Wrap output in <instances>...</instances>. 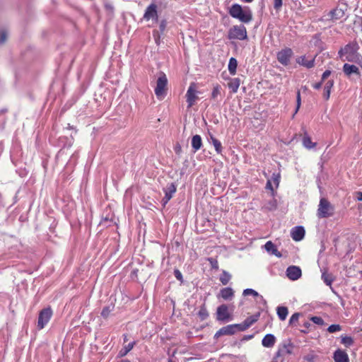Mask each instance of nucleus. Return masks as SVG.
I'll return each mask as SVG.
<instances>
[{
    "instance_id": "1",
    "label": "nucleus",
    "mask_w": 362,
    "mask_h": 362,
    "mask_svg": "<svg viewBox=\"0 0 362 362\" xmlns=\"http://www.w3.org/2000/svg\"><path fill=\"white\" fill-rule=\"evenodd\" d=\"M229 15L241 23L247 24L252 21V11L248 6L243 7L238 4H233L228 9Z\"/></svg>"
},
{
    "instance_id": "2",
    "label": "nucleus",
    "mask_w": 362,
    "mask_h": 362,
    "mask_svg": "<svg viewBox=\"0 0 362 362\" xmlns=\"http://www.w3.org/2000/svg\"><path fill=\"white\" fill-rule=\"evenodd\" d=\"M358 48V47L356 44L349 43L339 50L338 54L342 60L354 62L360 54L357 52Z\"/></svg>"
},
{
    "instance_id": "3",
    "label": "nucleus",
    "mask_w": 362,
    "mask_h": 362,
    "mask_svg": "<svg viewBox=\"0 0 362 362\" xmlns=\"http://www.w3.org/2000/svg\"><path fill=\"white\" fill-rule=\"evenodd\" d=\"M334 208L325 198H321L317 211L319 218H325L334 215Z\"/></svg>"
},
{
    "instance_id": "4",
    "label": "nucleus",
    "mask_w": 362,
    "mask_h": 362,
    "mask_svg": "<svg viewBox=\"0 0 362 362\" xmlns=\"http://www.w3.org/2000/svg\"><path fill=\"white\" fill-rule=\"evenodd\" d=\"M228 38L229 40H243L247 38V30L245 25H233L228 32Z\"/></svg>"
},
{
    "instance_id": "5",
    "label": "nucleus",
    "mask_w": 362,
    "mask_h": 362,
    "mask_svg": "<svg viewBox=\"0 0 362 362\" xmlns=\"http://www.w3.org/2000/svg\"><path fill=\"white\" fill-rule=\"evenodd\" d=\"M168 84V78L163 72L159 74V76L156 81V86L155 88V94L156 97L161 100L166 95V86Z\"/></svg>"
},
{
    "instance_id": "6",
    "label": "nucleus",
    "mask_w": 362,
    "mask_h": 362,
    "mask_svg": "<svg viewBox=\"0 0 362 362\" xmlns=\"http://www.w3.org/2000/svg\"><path fill=\"white\" fill-rule=\"evenodd\" d=\"M346 4H342L338 6L335 8L329 11L327 14L324 15L326 21H336L341 19L345 15V11H346Z\"/></svg>"
},
{
    "instance_id": "7",
    "label": "nucleus",
    "mask_w": 362,
    "mask_h": 362,
    "mask_svg": "<svg viewBox=\"0 0 362 362\" xmlns=\"http://www.w3.org/2000/svg\"><path fill=\"white\" fill-rule=\"evenodd\" d=\"M293 57V52L290 47H285L276 54V59L278 62L283 66H288L290 64L291 59Z\"/></svg>"
},
{
    "instance_id": "8",
    "label": "nucleus",
    "mask_w": 362,
    "mask_h": 362,
    "mask_svg": "<svg viewBox=\"0 0 362 362\" xmlns=\"http://www.w3.org/2000/svg\"><path fill=\"white\" fill-rule=\"evenodd\" d=\"M52 313L50 307L45 308L40 310L37 318L38 329H42L47 325L52 316Z\"/></svg>"
},
{
    "instance_id": "9",
    "label": "nucleus",
    "mask_w": 362,
    "mask_h": 362,
    "mask_svg": "<svg viewBox=\"0 0 362 362\" xmlns=\"http://www.w3.org/2000/svg\"><path fill=\"white\" fill-rule=\"evenodd\" d=\"M216 319L221 322H228L231 320L228 313V308L226 304H222L217 308Z\"/></svg>"
},
{
    "instance_id": "10",
    "label": "nucleus",
    "mask_w": 362,
    "mask_h": 362,
    "mask_svg": "<svg viewBox=\"0 0 362 362\" xmlns=\"http://www.w3.org/2000/svg\"><path fill=\"white\" fill-rule=\"evenodd\" d=\"M177 186L174 182L168 184L166 187L163 188L165 196L162 199V204L165 206L168 202L172 199L173 194L176 192Z\"/></svg>"
},
{
    "instance_id": "11",
    "label": "nucleus",
    "mask_w": 362,
    "mask_h": 362,
    "mask_svg": "<svg viewBox=\"0 0 362 362\" xmlns=\"http://www.w3.org/2000/svg\"><path fill=\"white\" fill-rule=\"evenodd\" d=\"M144 18L146 21H149L152 19L155 21H157L158 19V12H157V6L155 4H151L146 9Z\"/></svg>"
},
{
    "instance_id": "12",
    "label": "nucleus",
    "mask_w": 362,
    "mask_h": 362,
    "mask_svg": "<svg viewBox=\"0 0 362 362\" xmlns=\"http://www.w3.org/2000/svg\"><path fill=\"white\" fill-rule=\"evenodd\" d=\"M197 90L195 89L194 83H191L186 93V101L187 103L188 107H191L194 105L197 96L196 95Z\"/></svg>"
},
{
    "instance_id": "13",
    "label": "nucleus",
    "mask_w": 362,
    "mask_h": 362,
    "mask_svg": "<svg viewBox=\"0 0 362 362\" xmlns=\"http://www.w3.org/2000/svg\"><path fill=\"white\" fill-rule=\"evenodd\" d=\"M286 273L287 277L292 281L298 280L302 275L300 268L297 266H289Z\"/></svg>"
},
{
    "instance_id": "14",
    "label": "nucleus",
    "mask_w": 362,
    "mask_h": 362,
    "mask_svg": "<svg viewBox=\"0 0 362 362\" xmlns=\"http://www.w3.org/2000/svg\"><path fill=\"white\" fill-rule=\"evenodd\" d=\"M305 230L303 226H298L291 229V236L295 241H300L305 236Z\"/></svg>"
},
{
    "instance_id": "15",
    "label": "nucleus",
    "mask_w": 362,
    "mask_h": 362,
    "mask_svg": "<svg viewBox=\"0 0 362 362\" xmlns=\"http://www.w3.org/2000/svg\"><path fill=\"white\" fill-rule=\"evenodd\" d=\"M234 326L233 325H228L227 326L221 327L218 329L216 334H214V338H218L223 335H232L235 333V330L234 329Z\"/></svg>"
},
{
    "instance_id": "16",
    "label": "nucleus",
    "mask_w": 362,
    "mask_h": 362,
    "mask_svg": "<svg viewBox=\"0 0 362 362\" xmlns=\"http://www.w3.org/2000/svg\"><path fill=\"white\" fill-rule=\"evenodd\" d=\"M315 57L308 59L305 56H300L296 59V62L307 69H311L315 65Z\"/></svg>"
},
{
    "instance_id": "17",
    "label": "nucleus",
    "mask_w": 362,
    "mask_h": 362,
    "mask_svg": "<svg viewBox=\"0 0 362 362\" xmlns=\"http://www.w3.org/2000/svg\"><path fill=\"white\" fill-rule=\"evenodd\" d=\"M333 358L334 362H349L347 353L345 351L339 349L334 351Z\"/></svg>"
},
{
    "instance_id": "18",
    "label": "nucleus",
    "mask_w": 362,
    "mask_h": 362,
    "mask_svg": "<svg viewBox=\"0 0 362 362\" xmlns=\"http://www.w3.org/2000/svg\"><path fill=\"white\" fill-rule=\"evenodd\" d=\"M343 71L344 74L347 76H350L351 74H354L357 76H360V71L358 68L354 65V64H344L343 66Z\"/></svg>"
},
{
    "instance_id": "19",
    "label": "nucleus",
    "mask_w": 362,
    "mask_h": 362,
    "mask_svg": "<svg viewBox=\"0 0 362 362\" xmlns=\"http://www.w3.org/2000/svg\"><path fill=\"white\" fill-rule=\"evenodd\" d=\"M276 343V337L272 334H267L262 340V344L264 347L272 348Z\"/></svg>"
},
{
    "instance_id": "20",
    "label": "nucleus",
    "mask_w": 362,
    "mask_h": 362,
    "mask_svg": "<svg viewBox=\"0 0 362 362\" xmlns=\"http://www.w3.org/2000/svg\"><path fill=\"white\" fill-rule=\"evenodd\" d=\"M264 249L269 253L275 255L276 257H281V254L278 251L276 245L272 241H267L264 245Z\"/></svg>"
},
{
    "instance_id": "21",
    "label": "nucleus",
    "mask_w": 362,
    "mask_h": 362,
    "mask_svg": "<svg viewBox=\"0 0 362 362\" xmlns=\"http://www.w3.org/2000/svg\"><path fill=\"white\" fill-rule=\"evenodd\" d=\"M220 296L226 300H231L234 296V291L230 287L223 288L220 291Z\"/></svg>"
},
{
    "instance_id": "22",
    "label": "nucleus",
    "mask_w": 362,
    "mask_h": 362,
    "mask_svg": "<svg viewBox=\"0 0 362 362\" xmlns=\"http://www.w3.org/2000/svg\"><path fill=\"white\" fill-rule=\"evenodd\" d=\"M334 79L328 80L324 86L323 98L325 100H328L330 97L331 89L334 86Z\"/></svg>"
},
{
    "instance_id": "23",
    "label": "nucleus",
    "mask_w": 362,
    "mask_h": 362,
    "mask_svg": "<svg viewBox=\"0 0 362 362\" xmlns=\"http://www.w3.org/2000/svg\"><path fill=\"white\" fill-rule=\"evenodd\" d=\"M293 344L290 341H285L279 346V349L284 356L291 354L292 353L293 349Z\"/></svg>"
},
{
    "instance_id": "24",
    "label": "nucleus",
    "mask_w": 362,
    "mask_h": 362,
    "mask_svg": "<svg viewBox=\"0 0 362 362\" xmlns=\"http://www.w3.org/2000/svg\"><path fill=\"white\" fill-rule=\"evenodd\" d=\"M191 144L193 151L194 153L197 152L198 150L201 148L202 146V137L198 134L193 136L192 138Z\"/></svg>"
},
{
    "instance_id": "25",
    "label": "nucleus",
    "mask_w": 362,
    "mask_h": 362,
    "mask_svg": "<svg viewBox=\"0 0 362 362\" xmlns=\"http://www.w3.org/2000/svg\"><path fill=\"white\" fill-rule=\"evenodd\" d=\"M303 145L305 148L308 149L313 148L316 146L317 144L315 142H313L310 136L305 133L302 139Z\"/></svg>"
},
{
    "instance_id": "26",
    "label": "nucleus",
    "mask_w": 362,
    "mask_h": 362,
    "mask_svg": "<svg viewBox=\"0 0 362 362\" xmlns=\"http://www.w3.org/2000/svg\"><path fill=\"white\" fill-rule=\"evenodd\" d=\"M261 312L259 311L258 313H255L253 315H251L248 317H247L244 322H245V327H247V329L251 327L255 322H256L259 317H260Z\"/></svg>"
},
{
    "instance_id": "27",
    "label": "nucleus",
    "mask_w": 362,
    "mask_h": 362,
    "mask_svg": "<svg viewBox=\"0 0 362 362\" xmlns=\"http://www.w3.org/2000/svg\"><path fill=\"white\" fill-rule=\"evenodd\" d=\"M136 345V341L129 343L124 346L118 353L117 357L122 358L125 356Z\"/></svg>"
},
{
    "instance_id": "28",
    "label": "nucleus",
    "mask_w": 362,
    "mask_h": 362,
    "mask_svg": "<svg viewBox=\"0 0 362 362\" xmlns=\"http://www.w3.org/2000/svg\"><path fill=\"white\" fill-rule=\"evenodd\" d=\"M240 84V78H233L230 80V81L228 83V86L231 90V91L233 93H235L238 91Z\"/></svg>"
},
{
    "instance_id": "29",
    "label": "nucleus",
    "mask_w": 362,
    "mask_h": 362,
    "mask_svg": "<svg viewBox=\"0 0 362 362\" xmlns=\"http://www.w3.org/2000/svg\"><path fill=\"white\" fill-rule=\"evenodd\" d=\"M276 313L280 320L284 321L286 319L288 314V308L285 306H278Z\"/></svg>"
},
{
    "instance_id": "30",
    "label": "nucleus",
    "mask_w": 362,
    "mask_h": 362,
    "mask_svg": "<svg viewBox=\"0 0 362 362\" xmlns=\"http://www.w3.org/2000/svg\"><path fill=\"white\" fill-rule=\"evenodd\" d=\"M197 315H198L199 319L201 321H204V320H206L209 317V312H208V310L206 309L205 303H203L200 306V309H199V310L197 313Z\"/></svg>"
},
{
    "instance_id": "31",
    "label": "nucleus",
    "mask_w": 362,
    "mask_h": 362,
    "mask_svg": "<svg viewBox=\"0 0 362 362\" xmlns=\"http://www.w3.org/2000/svg\"><path fill=\"white\" fill-rule=\"evenodd\" d=\"M238 66L237 59L234 57H231L229 59L228 69V71L231 75H235L236 74V69Z\"/></svg>"
},
{
    "instance_id": "32",
    "label": "nucleus",
    "mask_w": 362,
    "mask_h": 362,
    "mask_svg": "<svg viewBox=\"0 0 362 362\" xmlns=\"http://www.w3.org/2000/svg\"><path fill=\"white\" fill-rule=\"evenodd\" d=\"M321 278L324 283L327 286H332V282L334 281V279L333 277V275L332 274L327 273L326 271L323 272L321 276Z\"/></svg>"
},
{
    "instance_id": "33",
    "label": "nucleus",
    "mask_w": 362,
    "mask_h": 362,
    "mask_svg": "<svg viewBox=\"0 0 362 362\" xmlns=\"http://www.w3.org/2000/svg\"><path fill=\"white\" fill-rule=\"evenodd\" d=\"M210 139L211 141V144L214 145L216 153L218 154L221 153L223 148L221 141H218L212 135H211Z\"/></svg>"
},
{
    "instance_id": "34",
    "label": "nucleus",
    "mask_w": 362,
    "mask_h": 362,
    "mask_svg": "<svg viewBox=\"0 0 362 362\" xmlns=\"http://www.w3.org/2000/svg\"><path fill=\"white\" fill-rule=\"evenodd\" d=\"M231 279V275L226 271L223 270L220 276L219 280L223 285H227Z\"/></svg>"
},
{
    "instance_id": "35",
    "label": "nucleus",
    "mask_w": 362,
    "mask_h": 362,
    "mask_svg": "<svg viewBox=\"0 0 362 362\" xmlns=\"http://www.w3.org/2000/svg\"><path fill=\"white\" fill-rule=\"evenodd\" d=\"M221 90L222 88L220 85H215L211 92V98L213 100H218V96L221 95Z\"/></svg>"
},
{
    "instance_id": "36",
    "label": "nucleus",
    "mask_w": 362,
    "mask_h": 362,
    "mask_svg": "<svg viewBox=\"0 0 362 362\" xmlns=\"http://www.w3.org/2000/svg\"><path fill=\"white\" fill-rule=\"evenodd\" d=\"M264 208L268 211H274L277 208V201L275 199L269 200L265 205Z\"/></svg>"
},
{
    "instance_id": "37",
    "label": "nucleus",
    "mask_w": 362,
    "mask_h": 362,
    "mask_svg": "<svg viewBox=\"0 0 362 362\" xmlns=\"http://www.w3.org/2000/svg\"><path fill=\"white\" fill-rule=\"evenodd\" d=\"M341 344H343L346 347H350L354 344V339L351 337L349 336H342L341 337Z\"/></svg>"
},
{
    "instance_id": "38",
    "label": "nucleus",
    "mask_w": 362,
    "mask_h": 362,
    "mask_svg": "<svg viewBox=\"0 0 362 362\" xmlns=\"http://www.w3.org/2000/svg\"><path fill=\"white\" fill-rule=\"evenodd\" d=\"M113 308H114V306H106V307H104L101 311V316L105 318V319H107L110 314L111 313V312L113 310Z\"/></svg>"
},
{
    "instance_id": "39",
    "label": "nucleus",
    "mask_w": 362,
    "mask_h": 362,
    "mask_svg": "<svg viewBox=\"0 0 362 362\" xmlns=\"http://www.w3.org/2000/svg\"><path fill=\"white\" fill-rule=\"evenodd\" d=\"M243 296L252 295L255 297L259 296V294L252 288H246L243 292Z\"/></svg>"
},
{
    "instance_id": "40",
    "label": "nucleus",
    "mask_w": 362,
    "mask_h": 362,
    "mask_svg": "<svg viewBox=\"0 0 362 362\" xmlns=\"http://www.w3.org/2000/svg\"><path fill=\"white\" fill-rule=\"evenodd\" d=\"M310 320L313 323L318 325H325V321L321 317L313 316L310 318Z\"/></svg>"
},
{
    "instance_id": "41",
    "label": "nucleus",
    "mask_w": 362,
    "mask_h": 362,
    "mask_svg": "<svg viewBox=\"0 0 362 362\" xmlns=\"http://www.w3.org/2000/svg\"><path fill=\"white\" fill-rule=\"evenodd\" d=\"M341 329V327L339 325H331L328 327L327 331L329 333H334L336 332H339Z\"/></svg>"
},
{
    "instance_id": "42",
    "label": "nucleus",
    "mask_w": 362,
    "mask_h": 362,
    "mask_svg": "<svg viewBox=\"0 0 362 362\" xmlns=\"http://www.w3.org/2000/svg\"><path fill=\"white\" fill-rule=\"evenodd\" d=\"M208 261L211 265V269H216V270H218V261L213 258V257H209L208 259Z\"/></svg>"
},
{
    "instance_id": "43",
    "label": "nucleus",
    "mask_w": 362,
    "mask_h": 362,
    "mask_svg": "<svg viewBox=\"0 0 362 362\" xmlns=\"http://www.w3.org/2000/svg\"><path fill=\"white\" fill-rule=\"evenodd\" d=\"M166 26H167V21L165 19L161 20L159 23V30H158L160 34H163V33L165 30Z\"/></svg>"
},
{
    "instance_id": "44",
    "label": "nucleus",
    "mask_w": 362,
    "mask_h": 362,
    "mask_svg": "<svg viewBox=\"0 0 362 362\" xmlns=\"http://www.w3.org/2000/svg\"><path fill=\"white\" fill-rule=\"evenodd\" d=\"M161 35L162 34H160L159 33V31H158L156 30H154L153 31V37L155 42L156 43L157 45H158L160 44Z\"/></svg>"
},
{
    "instance_id": "45",
    "label": "nucleus",
    "mask_w": 362,
    "mask_h": 362,
    "mask_svg": "<svg viewBox=\"0 0 362 362\" xmlns=\"http://www.w3.org/2000/svg\"><path fill=\"white\" fill-rule=\"evenodd\" d=\"M300 315L299 313H293L290 317L289 325H293L295 322H298Z\"/></svg>"
},
{
    "instance_id": "46",
    "label": "nucleus",
    "mask_w": 362,
    "mask_h": 362,
    "mask_svg": "<svg viewBox=\"0 0 362 362\" xmlns=\"http://www.w3.org/2000/svg\"><path fill=\"white\" fill-rule=\"evenodd\" d=\"M233 325H235L234 326V329L235 330V332L237 330L238 331H245L247 329V327H245V322L243 321L242 323H240V324H233Z\"/></svg>"
},
{
    "instance_id": "47",
    "label": "nucleus",
    "mask_w": 362,
    "mask_h": 362,
    "mask_svg": "<svg viewBox=\"0 0 362 362\" xmlns=\"http://www.w3.org/2000/svg\"><path fill=\"white\" fill-rule=\"evenodd\" d=\"M174 276L179 281H180L181 284L183 283V276L181 272L179 269H175L174 270Z\"/></svg>"
},
{
    "instance_id": "48",
    "label": "nucleus",
    "mask_w": 362,
    "mask_h": 362,
    "mask_svg": "<svg viewBox=\"0 0 362 362\" xmlns=\"http://www.w3.org/2000/svg\"><path fill=\"white\" fill-rule=\"evenodd\" d=\"M300 104H301L300 93V90H298L297 95H296V108L294 115L298 111Z\"/></svg>"
},
{
    "instance_id": "49",
    "label": "nucleus",
    "mask_w": 362,
    "mask_h": 362,
    "mask_svg": "<svg viewBox=\"0 0 362 362\" xmlns=\"http://www.w3.org/2000/svg\"><path fill=\"white\" fill-rule=\"evenodd\" d=\"M272 181L274 182V183L276 185V187H277L279 185V182H280V175L279 173L276 174V173H273L272 175Z\"/></svg>"
},
{
    "instance_id": "50",
    "label": "nucleus",
    "mask_w": 362,
    "mask_h": 362,
    "mask_svg": "<svg viewBox=\"0 0 362 362\" xmlns=\"http://www.w3.org/2000/svg\"><path fill=\"white\" fill-rule=\"evenodd\" d=\"M282 0H274V8L276 11H279L282 6Z\"/></svg>"
},
{
    "instance_id": "51",
    "label": "nucleus",
    "mask_w": 362,
    "mask_h": 362,
    "mask_svg": "<svg viewBox=\"0 0 362 362\" xmlns=\"http://www.w3.org/2000/svg\"><path fill=\"white\" fill-rule=\"evenodd\" d=\"M6 37H7L6 32L5 30H1L0 31V45H2L6 42Z\"/></svg>"
},
{
    "instance_id": "52",
    "label": "nucleus",
    "mask_w": 362,
    "mask_h": 362,
    "mask_svg": "<svg viewBox=\"0 0 362 362\" xmlns=\"http://www.w3.org/2000/svg\"><path fill=\"white\" fill-rule=\"evenodd\" d=\"M331 73L332 72L330 70H326L325 71H324L321 78L322 82H324L331 75Z\"/></svg>"
},
{
    "instance_id": "53",
    "label": "nucleus",
    "mask_w": 362,
    "mask_h": 362,
    "mask_svg": "<svg viewBox=\"0 0 362 362\" xmlns=\"http://www.w3.org/2000/svg\"><path fill=\"white\" fill-rule=\"evenodd\" d=\"M354 63L358 64L362 69V56L359 54L356 59V61L354 62Z\"/></svg>"
},
{
    "instance_id": "54",
    "label": "nucleus",
    "mask_w": 362,
    "mask_h": 362,
    "mask_svg": "<svg viewBox=\"0 0 362 362\" xmlns=\"http://www.w3.org/2000/svg\"><path fill=\"white\" fill-rule=\"evenodd\" d=\"M259 298V303L264 306L267 307V300L264 298V297L261 295L257 296Z\"/></svg>"
},
{
    "instance_id": "55",
    "label": "nucleus",
    "mask_w": 362,
    "mask_h": 362,
    "mask_svg": "<svg viewBox=\"0 0 362 362\" xmlns=\"http://www.w3.org/2000/svg\"><path fill=\"white\" fill-rule=\"evenodd\" d=\"M322 83H323V82H322V81H320V82L313 84V88H315L316 90H319L320 88H321Z\"/></svg>"
},
{
    "instance_id": "56",
    "label": "nucleus",
    "mask_w": 362,
    "mask_h": 362,
    "mask_svg": "<svg viewBox=\"0 0 362 362\" xmlns=\"http://www.w3.org/2000/svg\"><path fill=\"white\" fill-rule=\"evenodd\" d=\"M284 358H281V357L276 356L274 355L272 362H284Z\"/></svg>"
},
{
    "instance_id": "57",
    "label": "nucleus",
    "mask_w": 362,
    "mask_h": 362,
    "mask_svg": "<svg viewBox=\"0 0 362 362\" xmlns=\"http://www.w3.org/2000/svg\"><path fill=\"white\" fill-rule=\"evenodd\" d=\"M356 199L358 201H362V192H356Z\"/></svg>"
},
{
    "instance_id": "58",
    "label": "nucleus",
    "mask_w": 362,
    "mask_h": 362,
    "mask_svg": "<svg viewBox=\"0 0 362 362\" xmlns=\"http://www.w3.org/2000/svg\"><path fill=\"white\" fill-rule=\"evenodd\" d=\"M275 356H278V357H281V358H284V356H285L284 355V354H282V353L281 352V351L279 350V348H278L277 351H276V354H275Z\"/></svg>"
},
{
    "instance_id": "59",
    "label": "nucleus",
    "mask_w": 362,
    "mask_h": 362,
    "mask_svg": "<svg viewBox=\"0 0 362 362\" xmlns=\"http://www.w3.org/2000/svg\"><path fill=\"white\" fill-rule=\"evenodd\" d=\"M266 188L267 189H271L272 191H273V187H272V182H271V180H267V185H266Z\"/></svg>"
},
{
    "instance_id": "60",
    "label": "nucleus",
    "mask_w": 362,
    "mask_h": 362,
    "mask_svg": "<svg viewBox=\"0 0 362 362\" xmlns=\"http://www.w3.org/2000/svg\"><path fill=\"white\" fill-rule=\"evenodd\" d=\"M305 359L308 362H313L314 361V356H305Z\"/></svg>"
},
{
    "instance_id": "61",
    "label": "nucleus",
    "mask_w": 362,
    "mask_h": 362,
    "mask_svg": "<svg viewBox=\"0 0 362 362\" xmlns=\"http://www.w3.org/2000/svg\"><path fill=\"white\" fill-rule=\"evenodd\" d=\"M253 337V335L252 334H250V335H245L243 337V340H248V339H251Z\"/></svg>"
},
{
    "instance_id": "62",
    "label": "nucleus",
    "mask_w": 362,
    "mask_h": 362,
    "mask_svg": "<svg viewBox=\"0 0 362 362\" xmlns=\"http://www.w3.org/2000/svg\"><path fill=\"white\" fill-rule=\"evenodd\" d=\"M303 326L306 328V329H308L310 326V323L309 322H305L304 324H303Z\"/></svg>"
},
{
    "instance_id": "63",
    "label": "nucleus",
    "mask_w": 362,
    "mask_h": 362,
    "mask_svg": "<svg viewBox=\"0 0 362 362\" xmlns=\"http://www.w3.org/2000/svg\"><path fill=\"white\" fill-rule=\"evenodd\" d=\"M254 0H241V1L243 2H245V3H251L252 1H253Z\"/></svg>"
},
{
    "instance_id": "64",
    "label": "nucleus",
    "mask_w": 362,
    "mask_h": 362,
    "mask_svg": "<svg viewBox=\"0 0 362 362\" xmlns=\"http://www.w3.org/2000/svg\"><path fill=\"white\" fill-rule=\"evenodd\" d=\"M119 362H131V361L129 360H128V359H123V360H121Z\"/></svg>"
}]
</instances>
